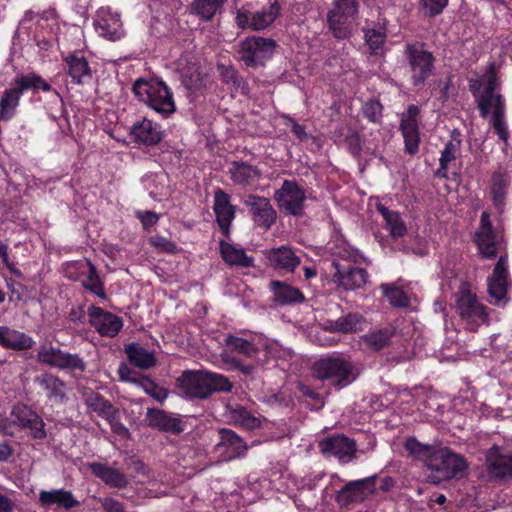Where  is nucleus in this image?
Wrapping results in <instances>:
<instances>
[{
	"instance_id": "obj_34",
	"label": "nucleus",
	"mask_w": 512,
	"mask_h": 512,
	"mask_svg": "<svg viewBox=\"0 0 512 512\" xmlns=\"http://www.w3.org/2000/svg\"><path fill=\"white\" fill-rule=\"evenodd\" d=\"M68 73L77 84H84L91 78V70L85 57L72 54L66 58Z\"/></svg>"
},
{
	"instance_id": "obj_63",
	"label": "nucleus",
	"mask_w": 512,
	"mask_h": 512,
	"mask_svg": "<svg viewBox=\"0 0 512 512\" xmlns=\"http://www.w3.org/2000/svg\"><path fill=\"white\" fill-rule=\"evenodd\" d=\"M221 359L226 366V370H238L241 361L228 353H222Z\"/></svg>"
},
{
	"instance_id": "obj_13",
	"label": "nucleus",
	"mask_w": 512,
	"mask_h": 512,
	"mask_svg": "<svg viewBox=\"0 0 512 512\" xmlns=\"http://www.w3.org/2000/svg\"><path fill=\"white\" fill-rule=\"evenodd\" d=\"M305 198L304 191L293 181H284L275 193V200L279 207L292 215L302 212Z\"/></svg>"
},
{
	"instance_id": "obj_50",
	"label": "nucleus",
	"mask_w": 512,
	"mask_h": 512,
	"mask_svg": "<svg viewBox=\"0 0 512 512\" xmlns=\"http://www.w3.org/2000/svg\"><path fill=\"white\" fill-rule=\"evenodd\" d=\"M209 395L213 392H228L232 389V383L227 377L218 373L206 372Z\"/></svg>"
},
{
	"instance_id": "obj_32",
	"label": "nucleus",
	"mask_w": 512,
	"mask_h": 512,
	"mask_svg": "<svg viewBox=\"0 0 512 512\" xmlns=\"http://www.w3.org/2000/svg\"><path fill=\"white\" fill-rule=\"evenodd\" d=\"M149 424L163 431L180 433L184 430L183 422L161 410H152L148 414Z\"/></svg>"
},
{
	"instance_id": "obj_17",
	"label": "nucleus",
	"mask_w": 512,
	"mask_h": 512,
	"mask_svg": "<svg viewBox=\"0 0 512 512\" xmlns=\"http://www.w3.org/2000/svg\"><path fill=\"white\" fill-rule=\"evenodd\" d=\"M249 207L254 223L264 229H269L275 222L276 212L267 198L249 195L245 201Z\"/></svg>"
},
{
	"instance_id": "obj_41",
	"label": "nucleus",
	"mask_w": 512,
	"mask_h": 512,
	"mask_svg": "<svg viewBox=\"0 0 512 512\" xmlns=\"http://www.w3.org/2000/svg\"><path fill=\"white\" fill-rule=\"evenodd\" d=\"M41 387L48 392L51 399L63 400L65 396V384L56 376L45 374L37 378Z\"/></svg>"
},
{
	"instance_id": "obj_10",
	"label": "nucleus",
	"mask_w": 512,
	"mask_h": 512,
	"mask_svg": "<svg viewBox=\"0 0 512 512\" xmlns=\"http://www.w3.org/2000/svg\"><path fill=\"white\" fill-rule=\"evenodd\" d=\"M37 359L48 366L68 369L75 374L83 373L86 368L84 361L77 354H70L47 344L40 346Z\"/></svg>"
},
{
	"instance_id": "obj_55",
	"label": "nucleus",
	"mask_w": 512,
	"mask_h": 512,
	"mask_svg": "<svg viewBox=\"0 0 512 512\" xmlns=\"http://www.w3.org/2000/svg\"><path fill=\"white\" fill-rule=\"evenodd\" d=\"M425 13L430 16L439 14L447 5L448 0H420Z\"/></svg>"
},
{
	"instance_id": "obj_46",
	"label": "nucleus",
	"mask_w": 512,
	"mask_h": 512,
	"mask_svg": "<svg viewBox=\"0 0 512 512\" xmlns=\"http://www.w3.org/2000/svg\"><path fill=\"white\" fill-rule=\"evenodd\" d=\"M85 403L88 407L97 412L101 417L105 418L114 410L111 404L106 401L100 394L89 391L84 394Z\"/></svg>"
},
{
	"instance_id": "obj_57",
	"label": "nucleus",
	"mask_w": 512,
	"mask_h": 512,
	"mask_svg": "<svg viewBox=\"0 0 512 512\" xmlns=\"http://www.w3.org/2000/svg\"><path fill=\"white\" fill-rule=\"evenodd\" d=\"M508 186V179L501 173H495L492 178V190L495 198L502 197Z\"/></svg>"
},
{
	"instance_id": "obj_22",
	"label": "nucleus",
	"mask_w": 512,
	"mask_h": 512,
	"mask_svg": "<svg viewBox=\"0 0 512 512\" xmlns=\"http://www.w3.org/2000/svg\"><path fill=\"white\" fill-rule=\"evenodd\" d=\"M182 393L191 398H206L209 396L206 372H187L180 378Z\"/></svg>"
},
{
	"instance_id": "obj_38",
	"label": "nucleus",
	"mask_w": 512,
	"mask_h": 512,
	"mask_svg": "<svg viewBox=\"0 0 512 512\" xmlns=\"http://www.w3.org/2000/svg\"><path fill=\"white\" fill-rule=\"evenodd\" d=\"M377 210L385 221V227L394 238L402 237L406 232V226L396 211L389 210L382 204L377 205Z\"/></svg>"
},
{
	"instance_id": "obj_26",
	"label": "nucleus",
	"mask_w": 512,
	"mask_h": 512,
	"mask_svg": "<svg viewBox=\"0 0 512 512\" xmlns=\"http://www.w3.org/2000/svg\"><path fill=\"white\" fill-rule=\"evenodd\" d=\"M266 256L274 268L289 272H293L301 263L300 256L296 255L295 252L287 246L270 249L266 252Z\"/></svg>"
},
{
	"instance_id": "obj_8",
	"label": "nucleus",
	"mask_w": 512,
	"mask_h": 512,
	"mask_svg": "<svg viewBox=\"0 0 512 512\" xmlns=\"http://www.w3.org/2000/svg\"><path fill=\"white\" fill-rule=\"evenodd\" d=\"M281 7L278 0H269L267 6L254 13L247 8L242 7L236 12V23L242 29H251L254 31L264 30L274 23L280 15Z\"/></svg>"
},
{
	"instance_id": "obj_49",
	"label": "nucleus",
	"mask_w": 512,
	"mask_h": 512,
	"mask_svg": "<svg viewBox=\"0 0 512 512\" xmlns=\"http://www.w3.org/2000/svg\"><path fill=\"white\" fill-rule=\"evenodd\" d=\"M380 288L393 306L405 307L409 304V298L402 289L388 284H382Z\"/></svg>"
},
{
	"instance_id": "obj_14",
	"label": "nucleus",
	"mask_w": 512,
	"mask_h": 512,
	"mask_svg": "<svg viewBox=\"0 0 512 512\" xmlns=\"http://www.w3.org/2000/svg\"><path fill=\"white\" fill-rule=\"evenodd\" d=\"M319 446L325 457H334L342 463L351 461L356 452L355 442L342 435L326 438Z\"/></svg>"
},
{
	"instance_id": "obj_21",
	"label": "nucleus",
	"mask_w": 512,
	"mask_h": 512,
	"mask_svg": "<svg viewBox=\"0 0 512 512\" xmlns=\"http://www.w3.org/2000/svg\"><path fill=\"white\" fill-rule=\"evenodd\" d=\"M373 491V480L365 478L347 483L336 494V501L341 505L364 500Z\"/></svg>"
},
{
	"instance_id": "obj_1",
	"label": "nucleus",
	"mask_w": 512,
	"mask_h": 512,
	"mask_svg": "<svg viewBox=\"0 0 512 512\" xmlns=\"http://www.w3.org/2000/svg\"><path fill=\"white\" fill-rule=\"evenodd\" d=\"M499 87L500 80L494 63L488 66L482 76L469 80V88L477 102L481 116L485 118L492 113L491 124L498 137L506 142L508 130L504 120V100L499 93H496Z\"/></svg>"
},
{
	"instance_id": "obj_27",
	"label": "nucleus",
	"mask_w": 512,
	"mask_h": 512,
	"mask_svg": "<svg viewBox=\"0 0 512 512\" xmlns=\"http://www.w3.org/2000/svg\"><path fill=\"white\" fill-rule=\"evenodd\" d=\"M34 344V340L23 332L7 326H0V345L11 350H27Z\"/></svg>"
},
{
	"instance_id": "obj_39",
	"label": "nucleus",
	"mask_w": 512,
	"mask_h": 512,
	"mask_svg": "<svg viewBox=\"0 0 512 512\" xmlns=\"http://www.w3.org/2000/svg\"><path fill=\"white\" fill-rule=\"evenodd\" d=\"M12 85L21 95L25 90L29 89H41L46 92L51 90V86L41 76L35 73L17 76Z\"/></svg>"
},
{
	"instance_id": "obj_37",
	"label": "nucleus",
	"mask_w": 512,
	"mask_h": 512,
	"mask_svg": "<svg viewBox=\"0 0 512 512\" xmlns=\"http://www.w3.org/2000/svg\"><path fill=\"white\" fill-rule=\"evenodd\" d=\"M21 96L13 86L3 92L0 99V120L9 121L15 116Z\"/></svg>"
},
{
	"instance_id": "obj_16",
	"label": "nucleus",
	"mask_w": 512,
	"mask_h": 512,
	"mask_svg": "<svg viewBox=\"0 0 512 512\" xmlns=\"http://www.w3.org/2000/svg\"><path fill=\"white\" fill-rule=\"evenodd\" d=\"M418 114V107L411 105L408 110L402 114L401 118L400 129L404 138L405 151L411 155L417 153L419 148Z\"/></svg>"
},
{
	"instance_id": "obj_15",
	"label": "nucleus",
	"mask_w": 512,
	"mask_h": 512,
	"mask_svg": "<svg viewBox=\"0 0 512 512\" xmlns=\"http://www.w3.org/2000/svg\"><path fill=\"white\" fill-rule=\"evenodd\" d=\"M88 316L91 326L102 336L114 337L123 327L120 317L96 306L88 308Z\"/></svg>"
},
{
	"instance_id": "obj_30",
	"label": "nucleus",
	"mask_w": 512,
	"mask_h": 512,
	"mask_svg": "<svg viewBox=\"0 0 512 512\" xmlns=\"http://www.w3.org/2000/svg\"><path fill=\"white\" fill-rule=\"evenodd\" d=\"M90 468L92 473L108 486L124 488L128 484L126 475L118 469L100 463H93L90 465Z\"/></svg>"
},
{
	"instance_id": "obj_23",
	"label": "nucleus",
	"mask_w": 512,
	"mask_h": 512,
	"mask_svg": "<svg viewBox=\"0 0 512 512\" xmlns=\"http://www.w3.org/2000/svg\"><path fill=\"white\" fill-rule=\"evenodd\" d=\"M217 449L224 455L226 460H232L244 456L248 447L235 432L229 429H222Z\"/></svg>"
},
{
	"instance_id": "obj_44",
	"label": "nucleus",
	"mask_w": 512,
	"mask_h": 512,
	"mask_svg": "<svg viewBox=\"0 0 512 512\" xmlns=\"http://www.w3.org/2000/svg\"><path fill=\"white\" fill-rule=\"evenodd\" d=\"M391 336V330L383 329L363 335L361 343L374 351H378L389 343Z\"/></svg>"
},
{
	"instance_id": "obj_31",
	"label": "nucleus",
	"mask_w": 512,
	"mask_h": 512,
	"mask_svg": "<svg viewBox=\"0 0 512 512\" xmlns=\"http://www.w3.org/2000/svg\"><path fill=\"white\" fill-rule=\"evenodd\" d=\"M220 252L223 260L230 266H253V258L248 256L244 249L239 246L222 242L220 244Z\"/></svg>"
},
{
	"instance_id": "obj_42",
	"label": "nucleus",
	"mask_w": 512,
	"mask_h": 512,
	"mask_svg": "<svg viewBox=\"0 0 512 512\" xmlns=\"http://www.w3.org/2000/svg\"><path fill=\"white\" fill-rule=\"evenodd\" d=\"M476 242L483 256L487 258L495 256L499 241L494 235L492 229L488 230L487 232L477 231Z\"/></svg>"
},
{
	"instance_id": "obj_56",
	"label": "nucleus",
	"mask_w": 512,
	"mask_h": 512,
	"mask_svg": "<svg viewBox=\"0 0 512 512\" xmlns=\"http://www.w3.org/2000/svg\"><path fill=\"white\" fill-rule=\"evenodd\" d=\"M105 419L109 422L111 429L115 434L121 437H127L129 433L128 429L119 421L115 409L110 412Z\"/></svg>"
},
{
	"instance_id": "obj_62",
	"label": "nucleus",
	"mask_w": 512,
	"mask_h": 512,
	"mask_svg": "<svg viewBox=\"0 0 512 512\" xmlns=\"http://www.w3.org/2000/svg\"><path fill=\"white\" fill-rule=\"evenodd\" d=\"M137 217L140 219L144 227L152 226L158 221V216L151 211L137 212Z\"/></svg>"
},
{
	"instance_id": "obj_53",
	"label": "nucleus",
	"mask_w": 512,
	"mask_h": 512,
	"mask_svg": "<svg viewBox=\"0 0 512 512\" xmlns=\"http://www.w3.org/2000/svg\"><path fill=\"white\" fill-rule=\"evenodd\" d=\"M365 39L372 53H380L384 44L385 35L381 31L365 30Z\"/></svg>"
},
{
	"instance_id": "obj_4",
	"label": "nucleus",
	"mask_w": 512,
	"mask_h": 512,
	"mask_svg": "<svg viewBox=\"0 0 512 512\" xmlns=\"http://www.w3.org/2000/svg\"><path fill=\"white\" fill-rule=\"evenodd\" d=\"M313 371L320 380H328L339 388L349 385L354 379V365L349 358L333 354L314 363Z\"/></svg>"
},
{
	"instance_id": "obj_59",
	"label": "nucleus",
	"mask_w": 512,
	"mask_h": 512,
	"mask_svg": "<svg viewBox=\"0 0 512 512\" xmlns=\"http://www.w3.org/2000/svg\"><path fill=\"white\" fill-rule=\"evenodd\" d=\"M121 381L138 384L140 379L135 377V372L126 364L122 363L118 368Z\"/></svg>"
},
{
	"instance_id": "obj_11",
	"label": "nucleus",
	"mask_w": 512,
	"mask_h": 512,
	"mask_svg": "<svg viewBox=\"0 0 512 512\" xmlns=\"http://www.w3.org/2000/svg\"><path fill=\"white\" fill-rule=\"evenodd\" d=\"M411 78L415 86H421L433 71V56L420 45L407 47Z\"/></svg>"
},
{
	"instance_id": "obj_43",
	"label": "nucleus",
	"mask_w": 512,
	"mask_h": 512,
	"mask_svg": "<svg viewBox=\"0 0 512 512\" xmlns=\"http://www.w3.org/2000/svg\"><path fill=\"white\" fill-rule=\"evenodd\" d=\"M231 420L246 430H254L261 426V420L251 414L244 407H237L231 411Z\"/></svg>"
},
{
	"instance_id": "obj_54",
	"label": "nucleus",
	"mask_w": 512,
	"mask_h": 512,
	"mask_svg": "<svg viewBox=\"0 0 512 512\" xmlns=\"http://www.w3.org/2000/svg\"><path fill=\"white\" fill-rule=\"evenodd\" d=\"M362 110L365 117L373 123H377L381 118L382 105L378 101L366 102Z\"/></svg>"
},
{
	"instance_id": "obj_48",
	"label": "nucleus",
	"mask_w": 512,
	"mask_h": 512,
	"mask_svg": "<svg viewBox=\"0 0 512 512\" xmlns=\"http://www.w3.org/2000/svg\"><path fill=\"white\" fill-rule=\"evenodd\" d=\"M406 450L413 456L422 460L427 466L430 456L433 455L436 447L423 445L418 442L415 438L407 439L405 443Z\"/></svg>"
},
{
	"instance_id": "obj_2",
	"label": "nucleus",
	"mask_w": 512,
	"mask_h": 512,
	"mask_svg": "<svg viewBox=\"0 0 512 512\" xmlns=\"http://www.w3.org/2000/svg\"><path fill=\"white\" fill-rule=\"evenodd\" d=\"M135 96L163 117L175 112L173 95L167 85L155 78H139L134 82Z\"/></svg>"
},
{
	"instance_id": "obj_28",
	"label": "nucleus",
	"mask_w": 512,
	"mask_h": 512,
	"mask_svg": "<svg viewBox=\"0 0 512 512\" xmlns=\"http://www.w3.org/2000/svg\"><path fill=\"white\" fill-rule=\"evenodd\" d=\"M214 212L220 228L227 232L235 217V208L230 204L229 195L223 191H217L214 199Z\"/></svg>"
},
{
	"instance_id": "obj_35",
	"label": "nucleus",
	"mask_w": 512,
	"mask_h": 512,
	"mask_svg": "<svg viewBox=\"0 0 512 512\" xmlns=\"http://www.w3.org/2000/svg\"><path fill=\"white\" fill-rule=\"evenodd\" d=\"M363 317L358 313H350L335 321H328L324 329L332 332L354 333L362 329Z\"/></svg>"
},
{
	"instance_id": "obj_20",
	"label": "nucleus",
	"mask_w": 512,
	"mask_h": 512,
	"mask_svg": "<svg viewBox=\"0 0 512 512\" xmlns=\"http://www.w3.org/2000/svg\"><path fill=\"white\" fill-rule=\"evenodd\" d=\"M335 273L333 274V281L345 290H355L362 288L368 278L365 269L357 267H343L337 262H333Z\"/></svg>"
},
{
	"instance_id": "obj_33",
	"label": "nucleus",
	"mask_w": 512,
	"mask_h": 512,
	"mask_svg": "<svg viewBox=\"0 0 512 512\" xmlns=\"http://www.w3.org/2000/svg\"><path fill=\"white\" fill-rule=\"evenodd\" d=\"M270 289L273 292L274 301L279 304L285 305L304 301V295L299 289L284 282L272 281Z\"/></svg>"
},
{
	"instance_id": "obj_45",
	"label": "nucleus",
	"mask_w": 512,
	"mask_h": 512,
	"mask_svg": "<svg viewBox=\"0 0 512 512\" xmlns=\"http://www.w3.org/2000/svg\"><path fill=\"white\" fill-rule=\"evenodd\" d=\"M461 139L458 135L453 134L451 139L445 144L440 157V168L446 170L448 165L456 160L460 155Z\"/></svg>"
},
{
	"instance_id": "obj_19",
	"label": "nucleus",
	"mask_w": 512,
	"mask_h": 512,
	"mask_svg": "<svg viewBox=\"0 0 512 512\" xmlns=\"http://www.w3.org/2000/svg\"><path fill=\"white\" fill-rule=\"evenodd\" d=\"M486 467L493 477L510 478L512 477V455L505 449L494 446L487 452Z\"/></svg>"
},
{
	"instance_id": "obj_7",
	"label": "nucleus",
	"mask_w": 512,
	"mask_h": 512,
	"mask_svg": "<svg viewBox=\"0 0 512 512\" xmlns=\"http://www.w3.org/2000/svg\"><path fill=\"white\" fill-rule=\"evenodd\" d=\"M358 4L355 0H334L328 13V23L334 36L339 39L348 38L355 25Z\"/></svg>"
},
{
	"instance_id": "obj_64",
	"label": "nucleus",
	"mask_w": 512,
	"mask_h": 512,
	"mask_svg": "<svg viewBox=\"0 0 512 512\" xmlns=\"http://www.w3.org/2000/svg\"><path fill=\"white\" fill-rule=\"evenodd\" d=\"M13 506L12 501L0 492V512H12Z\"/></svg>"
},
{
	"instance_id": "obj_47",
	"label": "nucleus",
	"mask_w": 512,
	"mask_h": 512,
	"mask_svg": "<svg viewBox=\"0 0 512 512\" xmlns=\"http://www.w3.org/2000/svg\"><path fill=\"white\" fill-rule=\"evenodd\" d=\"M230 174L232 179L238 184L250 183L257 176L256 170L244 163H233Z\"/></svg>"
},
{
	"instance_id": "obj_18",
	"label": "nucleus",
	"mask_w": 512,
	"mask_h": 512,
	"mask_svg": "<svg viewBox=\"0 0 512 512\" xmlns=\"http://www.w3.org/2000/svg\"><path fill=\"white\" fill-rule=\"evenodd\" d=\"M507 257L500 256L492 275L488 278V293L491 302L495 305L500 304L507 293Z\"/></svg>"
},
{
	"instance_id": "obj_12",
	"label": "nucleus",
	"mask_w": 512,
	"mask_h": 512,
	"mask_svg": "<svg viewBox=\"0 0 512 512\" xmlns=\"http://www.w3.org/2000/svg\"><path fill=\"white\" fill-rule=\"evenodd\" d=\"M94 26L96 32L108 40L116 41L124 36L120 15L113 12L110 7H101L97 10Z\"/></svg>"
},
{
	"instance_id": "obj_29",
	"label": "nucleus",
	"mask_w": 512,
	"mask_h": 512,
	"mask_svg": "<svg viewBox=\"0 0 512 512\" xmlns=\"http://www.w3.org/2000/svg\"><path fill=\"white\" fill-rule=\"evenodd\" d=\"M39 501L41 505L46 507L56 505L65 509H71L79 504L73 494L64 489L41 490L39 493Z\"/></svg>"
},
{
	"instance_id": "obj_3",
	"label": "nucleus",
	"mask_w": 512,
	"mask_h": 512,
	"mask_svg": "<svg viewBox=\"0 0 512 512\" xmlns=\"http://www.w3.org/2000/svg\"><path fill=\"white\" fill-rule=\"evenodd\" d=\"M455 309L461 321L471 331L488 323L486 307L478 301L468 283H462L454 295Z\"/></svg>"
},
{
	"instance_id": "obj_6",
	"label": "nucleus",
	"mask_w": 512,
	"mask_h": 512,
	"mask_svg": "<svg viewBox=\"0 0 512 512\" xmlns=\"http://www.w3.org/2000/svg\"><path fill=\"white\" fill-rule=\"evenodd\" d=\"M428 469L435 472L433 481L448 480L462 477L467 468L463 457L453 453L448 448H436L427 464Z\"/></svg>"
},
{
	"instance_id": "obj_51",
	"label": "nucleus",
	"mask_w": 512,
	"mask_h": 512,
	"mask_svg": "<svg viewBox=\"0 0 512 512\" xmlns=\"http://www.w3.org/2000/svg\"><path fill=\"white\" fill-rule=\"evenodd\" d=\"M89 274L87 278L84 280L83 284L84 287L88 290H90L92 293L96 294L97 296L101 298H105L106 295L103 290V284L100 281V278L96 274L95 267L89 262Z\"/></svg>"
},
{
	"instance_id": "obj_24",
	"label": "nucleus",
	"mask_w": 512,
	"mask_h": 512,
	"mask_svg": "<svg viewBox=\"0 0 512 512\" xmlns=\"http://www.w3.org/2000/svg\"><path fill=\"white\" fill-rule=\"evenodd\" d=\"M131 135L136 141L145 145H156L163 138L160 125L147 118L136 122L131 128Z\"/></svg>"
},
{
	"instance_id": "obj_9",
	"label": "nucleus",
	"mask_w": 512,
	"mask_h": 512,
	"mask_svg": "<svg viewBox=\"0 0 512 512\" xmlns=\"http://www.w3.org/2000/svg\"><path fill=\"white\" fill-rule=\"evenodd\" d=\"M275 48L276 42L271 38L251 37L240 43L238 53L247 66H257L269 60Z\"/></svg>"
},
{
	"instance_id": "obj_5",
	"label": "nucleus",
	"mask_w": 512,
	"mask_h": 512,
	"mask_svg": "<svg viewBox=\"0 0 512 512\" xmlns=\"http://www.w3.org/2000/svg\"><path fill=\"white\" fill-rule=\"evenodd\" d=\"M0 430L9 436H15L21 430L35 439L46 436L41 417L24 405H18L12 409L10 416L0 423Z\"/></svg>"
},
{
	"instance_id": "obj_58",
	"label": "nucleus",
	"mask_w": 512,
	"mask_h": 512,
	"mask_svg": "<svg viewBox=\"0 0 512 512\" xmlns=\"http://www.w3.org/2000/svg\"><path fill=\"white\" fill-rule=\"evenodd\" d=\"M150 243L161 252L173 253L176 249L175 244L163 236L151 237Z\"/></svg>"
},
{
	"instance_id": "obj_52",
	"label": "nucleus",
	"mask_w": 512,
	"mask_h": 512,
	"mask_svg": "<svg viewBox=\"0 0 512 512\" xmlns=\"http://www.w3.org/2000/svg\"><path fill=\"white\" fill-rule=\"evenodd\" d=\"M138 385L150 396L158 401H163L167 397V391L159 386H157L152 380L148 377H143L140 379Z\"/></svg>"
},
{
	"instance_id": "obj_60",
	"label": "nucleus",
	"mask_w": 512,
	"mask_h": 512,
	"mask_svg": "<svg viewBox=\"0 0 512 512\" xmlns=\"http://www.w3.org/2000/svg\"><path fill=\"white\" fill-rule=\"evenodd\" d=\"M285 125L291 128V131L299 140L303 141L307 138L305 127L298 124L294 119L285 117Z\"/></svg>"
},
{
	"instance_id": "obj_25",
	"label": "nucleus",
	"mask_w": 512,
	"mask_h": 512,
	"mask_svg": "<svg viewBox=\"0 0 512 512\" xmlns=\"http://www.w3.org/2000/svg\"><path fill=\"white\" fill-rule=\"evenodd\" d=\"M224 342L232 351L248 358L256 356L260 348L264 345L262 337L258 335H251L249 338L228 335Z\"/></svg>"
},
{
	"instance_id": "obj_40",
	"label": "nucleus",
	"mask_w": 512,
	"mask_h": 512,
	"mask_svg": "<svg viewBox=\"0 0 512 512\" xmlns=\"http://www.w3.org/2000/svg\"><path fill=\"white\" fill-rule=\"evenodd\" d=\"M225 2L226 0H194L191 10L200 19L209 21L222 9Z\"/></svg>"
},
{
	"instance_id": "obj_61",
	"label": "nucleus",
	"mask_w": 512,
	"mask_h": 512,
	"mask_svg": "<svg viewBox=\"0 0 512 512\" xmlns=\"http://www.w3.org/2000/svg\"><path fill=\"white\" fill-rule=\"evenodd\" d=\"M101 503L105 512H125L123 505L112 498H104Z\"/></svg>"
},
{
	"instance_id": "obj_36",
	"label": "nucleus",
	"mask_w": 512,
	"mask_h": 512,
	"mask_svg": "<svg viewBox=\"0 0 512 512\" xmlns=\"http://www.w3.org/2000/svg\"><path fill=\"white\" fill-rule=\"evenodd\" d=\"M129 361L140 369L147 370L156 363L154 354L139 344H129L125 348Z\"/></svg>"
}]
</instances>
